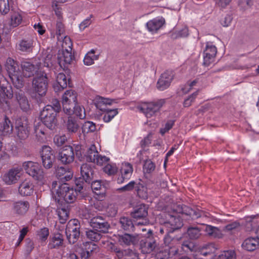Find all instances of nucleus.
<instances>
[{"instance_id":"nucleus-1","label":"nucleus","mask_w":259,"mask_h":259,"mask_svg":"<svg viewBox=\"0 0 259 259\" xmlns=\"http://www.w3.org/2000/svg\"><path fill=\"white\" fill-rule=\"evenodd\" d=\"M80 178L76 180L75 184L77 189H74L73 188L70 187L66 184H64L60 186L57 189L56 192V196H55L56 200L58 203L65 201L68 203H72L74 202L78 195V194L83 188V182L80 183Z\"/></svg>"},{"instance_id":"nucleus-2","label":"nucleus","mask_w":259,"mask_h":259,"mask_svg":"<svg viewBox=\"0 0 259 259\" xmlns=\"http://www.w3.org/2000/svg\"><path fill=\"white\" fill-rule=\"evenodd\" d=\"M6 69L14 86L20 89L24 86V80L19 69L18 62L9 57L5 64Z\"/></svg>"},{"instance_id":"nucleus-3","label":"nucleus","mask_w":259,"mask_h":259,"mask_svg":"<svg viewBox=\"0 0 259 259\" xmlns=\"http://www.w3.org/2000/svg\"><path fill=\"white\" fill-rule=\"evenodd\" d=\"M23 167L26 172L34 180L42 184L45 183V173L38 163L31 161H25L23 163Z\"/></svg>"},{"instance_id":"nucleus-4","label":"nucleus","mask_w":259,"mask_h":259,"mask_svg":"<svg viewBox=\"0 0 259 259\" xmlns=\"http://www.w3.org/2000/svg\"><path fill=\"white\" fill-rule=\"evenodd\" d=\"M77 94L72 90L65 91L62 96V104L64 112L68 115L72 114L73 108L77 103Z\"/></svg>"},{"instance_id":"nucleus-5","label":"nucleus","mask_w":259,"mask_h":259,"mask_svg":"<svg viewBox=\"0 0 259 259\" xmlns=\"http://www.w3.org/2000/svg\"><path fill=\"white\" fill-rule=\"evenodd\" d=\"M38 61L37 62L40 63L41 70L44 67H47L49 70L56 69L58 67L56 56L53 55L52 50L49 49L44 50L38 56Z\"/></svg>"},{"instance_id":"nucleus-6","label":"nucleus","mask_w":259,"mask_h":259,"mask_svg":"<svg viewBox=\"0 0 259 259\" xmlns=\"http://www.w3.org/2000/svg\"><path fill=\"white\" fill-rule=\"evenodd\" d=\"M57 114L54 109L47 105L40 111V118L45 126L50 129H53L57 123Z\"/></svg>"},{"instance_id":"nucleus-7","label":"nucleus","mask_w":259,"mask_h":259,"mask_svg":"<svg viewBox=\"0 0 259 259\" xmlns=\"http://www.w3.org/2000/svg\"><path fill=\"white\" fill-rule=\"evenodd\" d=\"M164 102L163 100H159L154 102H142L137 108L147 118H151L158 112Z\"/></svg>"},{"instance_id":"nucleus-8","label":"nucleus","mask_w":259,"mask_h":259,"mask_svg":"<svg viewBox=\"0 0 259 259\" xmlns=\"http://www.w3.org/2000/svg\"><path fill=\"white\" fill-rule=\"evenodd\" d=\"M48 85V79L47 73L43 71L38 73L32 81L33 90L40 96L46 95Z\"/></svg>"},{"instance_id":"nucleus-9","label":"nucleus","mask_w":259,"mask_h":259,"mask_svg":"<svg viewBox=\"0 0 259 259\" xmlns=\"http://www.w3.org/2000/svg\"><path fill=\"white\" fill-rule=\"evenodd\" d=\"M15 130L19 140L26 139L30 132L28 120L24 117L17 118L15 122Z\"/></svg>"},{"instance_id":"nucleus-10","label":"nucleus","mask_w":259,"mask_h":259,"mask_svg":"<svg viewBox=\"0 0 259 259\" xmlns=\"http://www.w3.org/2000/svg\"><path fill=\"white\" fill-rule=\"evenodd\" d=\"M40 63H37L36 61L33 63L28 61H23L21 64V74L25 77H30L35 74L37 75L38 73H41L44 71L40 70Z\"/></svg>"},{"instance_id":"nucleus-11","label":"nucleus","mask_w":259,"mask_h":259,"mask_svg":"<svg viewBox=\"0 0 259 259\" xmlns=\"http://www.w3.org/2000/svg\"><path fill=\"white\" fill-rule=\"evenodd\" d=\"M64 42L63 45V51L61 54H59L57 57V64L59 69H64L66 67V64H70L74 58L72 55V48L70 46L68 48Z\"/></svg>"},{"instance_id":"nucleus-12","label":"nucleus","mask_w":259,"mask_h":259,"mask_svg":"<svg viewBox=\"0 0 259 259\" xmlns=\"http://www.w3.org/2000/svg\"><path fill=\"white\" fill-rule=\"evenodd\" d=\"M40 155L44 167L46 169L52 168L55 161V156L51 148L48 146H44Z\"/></svg>"},{"instance_id":"nucleus-13","label":"nucleus","mask_w":259,"mask_h":259,"mask_svg":"<svg viewBox=\"0 0 259 259\" xmlns=\"http://www.w3.org/2000/svg\"><path fill=\"white\" fill-rule=\"evenodd\" d=\"M171 233L167 232V235L163 239L164 243L165 246V249L170 250L172 255H175L178 253V247L180 244V240L181 237H175L172 236Z\"/></svg>"},{"instance_id":"nucleus-14","label":"nucleus","mask_w":259,"mask_h":259,"mask_svg":"<svg viewBox=\"0 0 259 259\" xmlns=\"http://www.w3.org/2000/svg\"><path fill=\"white\" fill-rule=\"evenodd\" d=\"M174 76L175 73L172 70H167L162 73L157 82L158 90L164 91L167 89L170 86Z\"/></svg>"},{"instance_id":"nucleus-15","label":"nucleus","mask_w":259,"mask_h":259,"mask_svg":"<svg viewBox=\"0 0 259 259\" xmlns=\"http://www.w3.org/2000/svg\"><path fill=\"white\" fill-rule=\"evenodd\" d=\"M148 214V207L145 204H141L138 205L131 213L133 218L136 219H142L141 221H137L135 224L136 226L145 225L147 223V220L144 219Z\"/></svg>"},{"instance_id":"nucleus-16","label":"nucleus","mask_w":259,"mask_h":259,"mask_svg":"<svg viewBox=\"0 0 259 259\" xmlns=\"http://www.w3.org/2000/svg\"><path fill=\"white\" fill-rule=\"evenodd\" d=\"M13 97V91L11 86L6 78L0 75V102H6V99H11Z\"/></svg>"},{"instance_id":"nucleus-17","label":"nucleus","mask_w":259,"mask_h":259,"mask_svg":"<svg viewBox=\"0 0 259 259\" xmlns=\"http://www.w3.org/2000/svg\"><path fill=\"white\" fill-rule=\"evenodd\" d=\"M59 159L64 164L72 163L74 159V152L71 146H64L59 153Z\"/></svg>"},{"instance_id":"nucleus-18","label":"nucleus","mask_w":259,"mask_h":259,"mask_svg":"<svg viewBox=\"0 0 259 259\" xmlns=\"http://www.w3.org/2000/svg\"><path fill=\"white\" fill-rule=\"evenodd\" d=\"M217 53V47L212 42H207L203 53V63L205 66H209L213 62Z\"/></svg>"},{"instance_id":"nucleus-19","label":"nucleus","mask_w":259,"mask_h":259,"mask_svg":"<svg viewBox=\"0 0 259 259\" xmlns=\"http://www.w3.org/2000/svg\"><path fill=\"white\" fill-rule=\"evenodd\" d=\"M90 224L91 227L96 231L102 233L107 232L110 227L108 223L101 216H97L92 218Z\"/></svg>"},{"instance_id":"nucleus-20","label":"nucleus","mask_w":259,"mask_h":259,"mask_svg":"<svg viewBox=\"0 0 259 259\" xmlns=\"http://www.w3.org/2000/svg\"><path fill=\"white\" fill-rule=\"evenodd\" d=\"M22 175L20 167H14L10 169L3 177L4 181L8 185L15 184Z\"/></svg>"},{"instance_id":"nucleus-21","label":"nucleus","mask_w":259,"mask_h":259,"mask_svg":"<svg viewBox=\"0 0 259 259\" xmlns=\"http://www.w3.org/2000/svg\"><path fill=\"white\" fill-rule=\"evenodd\" d=\"M140 246L143 253H150L155 248L156 244L153 238L149 236L140 241Z\"/></svg>"},{"instance_id":"nucleus-22","label":"nucleus","mask_w":259,"mask_h":259,"mask_svg":"<svg viewBox=\"0 0 259 259\" xmlns=\"http://www.w3.org/2000/svg\"><path fill=\"white\" fill-rule=\"evenodd\" d=\"M71 82L70 78H67L63 73H59L56 77V83L54 85V89L56 92H58L67 86L71 87Z\"/></svg>"},{"instance_id":"nucleus-23","label":"nucleus","mask_w":259,"mask_h":259,"mask_svg":"<svg viewBox=\"0 0 259 259\" xmlns=\"http://www.w3.org/2000/svg\"><path fill=\"white\" fill-rule=\"evenodd\" d=\"M163 18H156L148 21L146 27L148 30L152 34L156 33L164 24Z\"/></svg>"},{"instance_id":"nucleus-24","label":"nucleus","mask_w":259,"mask_h":259,"mask_svg":"<svg viewBox=\"0 0 259 259\" xmlns=\"http://www.w3.org/2000/svg\"><path fill=\"white\" fill-rule=\"evenodd\" d=\"M80 173L82 179L87 183H90L93 179V168L90 164L83 163L80 167Z\"/></svg>"},{"instance_id":"nucleus-25","label":"nucleus","mask_w":259,"mask_h":259,"mask_svg":"<svg viewBox=\"0 0 259 259\" xmlns=\"http://www.w3.org/2000/svg\"><path fill=\"white\" fill-rule=\"evenodd\" d=\"M133 172V168L131 164L128 162L122 163L120 169L121 177L118 179V183H122L124 180H129Z\"/></svg>"},{"instance_id":"nucleus-26","label":"nucleus","mask_w":259,"mask_h":259,"mask_svg":"<svg viewBox=\"0 0 259 259\" xmlns=\"http://www.w3.org/2000/svg\"><path fill=\"white\" fill-rule=\"evenodd\" d=\"M182 226L183 222L181 219L172 215L170 216L168 222H165V226H167L169 228L167 229L168 233H172L175 230L181 228Z\"/></svg>"},{"instance_id":"nucleus-27","label":"nucleus","mask_w":259,"mask_h":259,"mask_svg":"<svg viewBox=\"0 0 259 259\" xmlns=\"http://www.w3.org/2000/svg\"><path fill=\"white\" fill-rule=\"evenodd\" d=\"M118 243L122 246H128L131 244H135L139 241L137 236H132L130 234L125 233L123 235H119L117 237Z\"/></svg>"},{"instance_id":"nucleus-28","label":"nucleus","mask_w":259,"mask_h":259,"mask_svg":"<svg viewBox=\"0 0 259 259\" xmlns=\"http://www.w3.org/2000/svg\"><path fill=\"white\" fill-rule=\"evenodd\" d=\"M259 246V239L257 237H248L242 244V247L248 251H253Z\"/></svg>"},{"instance_id":"nucleus-29","label":"nucleus","mask_w":259,"mask_h":259,"mask_svg":"<svg viewBox=\"0 0 259 259\" xmlns=\"http://www.w3.org/2000/svg\"><path fill=\"white\" fill-rule=\"evenodd\" d=\"M34 186L30 181L25 180L20 185L19 192L22 196H29L33 193Z\"/></svg>"},{"instance_id":"nucleus-30","label":"nucleus","mask_w":259,"mask_h":259,"mask_svg":"<svg viewBox=\"0 0 259 259\" xmlns=\"http://www.w3.org/2000/svg\"><path fill=\"white\" fill-rule=\"evenodd\" d=\"M13 130V126L11 120L6 116L4 121L0 123V136L10 135L12 133Z\"/></svg>"},{"instance_id":"nucleus-31","label":"nucleus","mask_w":259,"mask_h":259,"mask_svg":"<svg viewBox=\"0 0 259 259\" xmlns=\"http://www.w3.org/2000/svg\"><path fill=\"white\" fill-rule=\"evenodd\" d=\"M204 231L209 237L213 238H222L224 235L222 231L218 227L209 225H204Z\"/></svg>"},{"instance_id":"nucleus-32","label":"nucleus","mask_w":259,"mask_h":259,"mask_svg":"<svg viewBox=\"0 0 259 259\" xmlns=\"http://www.w3.org/2000/svg\"><path fill=\"white\" fill-rule=\"evenodd\" d=\"M33 42L32 39H22L17 45L18 49L23 52H31L33 48Z\"/></svg>"},{"instance_id":"nucleus-33","label":"nucleus","mask_w":259,"mask_h":259,"mask_svg":"<svg viewBox=\"0 0 259 259\" xmlns=\"http://www.w3.org/2000/svg\"><path fill=\"white\" fill-rule=\"evenodd\" d=\"M63 243V236L60 233L55 234L49 239L48 247L50 249L58 248Z\"/></svg>"},{"instance_id":"nucleus-34","label":"nucleus","mask_w":259,"mask_h":259,"mask_svg":"<svg viewBox=\"0 0 259 259\" xmlns=\"http://www.w3.org/2000/svg\"><path fill=\"white\" fill-rule=\"evenodd\" d=\"M198 253L208 258H196V259H212L214 256V248L211 244L207 245L199 249Z\"/></svg>"},{"instance_id":"nucleus-35","label":"nucleus","mask_w":259,"mask_h":259,"mask_svg":"<svg viewBox=\"0 0 259 259\" xmlns=\"http://www.w3.org/2000/svg\"><path fill=\"white\" fill-rule=\"evenodd\" d=\"M98 152L95 145H92L84 155L83 158L88 162H93L98 156Z\"/></svg>"},{"instance_id":"nucleus-36","label":"nucleus","mask_w":259,"mask_h":259,"mask_svg":"<svg viewBox=\"0 0 259 259\" xmlns=\"http://www.w3.org/2000/svg\"><path fill=\"white\" fill-rule=\"evenodd\" d=\"M114 101V100H111L109 98H105L102 97H99L97 99L96 106L100 110L103 111L107 110V105H111Z\"/></svg>"},{"instance_id":"nucleus-37","label":"nucleus","mask_w":259,"mask_h":259,"mask_svg":"<svg viewBox=\"0 0 259 259\" xmlns=\"http://www.w3.org/2000/svg\"><path fill=\"white\" fill-rule=\"evenodd\" d=\"M16 98L22 110L27 112L30 109V104L23 94L18 93L16 95Z\"/></svg>"},{"instance_id":"nucleus-38","label":"nucleus","mask_w":259,"mask_h":259,"mask_svg":"<svg viewBox=\"0 0 259 259\" xmlns=\"http://www.w3.org/2000/svg\"><path fill=\"white\" fill-rule=\"evenodd\" d=\"M43 122H38L34 124V130L35 136L40 142L44 141L45 136V127Z\"/></svg>"},{"instance_id":"nucleus-39","label":"nucleus","mask_w":259,"mask_h":259,"mask_svg":"<svg viewBox=\"0 0 259 259\" xmlns=\"http://www.w3.org/2000/svg\"><path fill=\"white\" fill-rule=\"evenodd\" d=\"M29 204L27 201H18L14 204V209L18 214H24L28 210Z\"/></svg>"},{"instance_id":"nucleus-40","label":"nucleus","mask_w":259,"mask_h":259,"mask_svg":"<svg viewBox=\"0 0 259 259\" xmlns=\"http://www.w3.org/2000/svg\"><path fill=\"white\" fill-rule=\"evenodd\" d=\"M66 127L68 133H75L79 130V125L74 118L69 116L67 121Z\"/></svg>"},{"instance_id":"nucleus-41","label":"nucleus","mask_w":259,"mask_h":259,"mask_svg":"<svg viewBox=\"0 0 259 259\" xmlns=\"http://www.w3.org/2000/svg\"><path fill=\"white\" fill-rule=\"evenodd\" d=\"M80 224L79 221L76 219L70 220L66 228V234L73 233L75 232H80Z\"/></svg>"},{"instance_id":"nucleus-42","label":"nucleus","mask_w":259,"mask_h":259,"mask_svg":"<svg viewBox=\"0 0 259 259\" xmlns=\"http://www.w3.org/2000/svg\"><path fill=\"white\" fill-rule=\"evenodd\" d=\"M22 20L23 17L20 13L18 12L11 13L10 25L13 28L16 27L22 23Z\"/></svg>"},{"instance_id":"nucleus-43","label":"nucleus","mask_w":259,"mask_h":259,"mask_svg":"<svg viewBox=\"0 0 259 259\" xmlns=\"http://www.w3.org/2000/svg\"><path fill=\"white\" fill-rule=\"evenodd\" d=\"M98 59L99 54H96L95 50L92 49L85 55L83 62L85 65L89 66L94 64V61Z\"/></svg>"},{"instance_id":"nucleus-44","label":"nucleus","mask_w":259,"mask_h":259,"mask_svg":"<svg viewBox=\"0 0 259 259\" xmlns=\"http://www.w3.org/2000/svg\"><path fill=\"white\" fill-rule=\"evenodd\" d=\"M103 112H104L103 120L105 122L108 123L118 114V109L117 108L110 109L107 108V110H104Z\"/></svg>"},{"instance_id":"nucleus-45","label":"nucleus","mask_w":259,"mask_h":259,"mask_svg":"<svg viewBox=\"0 0 259 259\" xmlns=\"http://www.w3.org/2000/svg\"><path fill=\"white\" fill-rule=\"evenodd\" d=\"M120 224L121 227L126 231H134L135 226L132 220L127 217H122L120 219Z\"/></svg>"},{"instance_id":"nucleus-46","label":"nucleus","mask_w":259,"mask_h":259,"mask_svg":"<svg viewBox=\"0 0 259 259\" xmlns=\"http://www.w3.org/2000/svg\"><path fill=\"white\" fill-rule=\"evenodd\" d=\"M91 188L97 195H103L105 193V187L101 184L100 181H92Z\"/></svg>"},{"instance_id":"nucleus-47","label":"nucleus","mask_w":259,"mask_h":259,"mask_svg":"<svg viewBox=\"0 0 259 259\" xmlns=\"http://www.w3.org/2000/svg\"><path fill=\"white\" fill-rule=\"evenodd\" d=\"M187 214L191 215L193 219H197L200 218H210V214L209 213L201 210H193L190 209L189 213Z\"/></svg>"},{"instance_id":"nucleus-48","label":"nucleus","mask_w":259,"mask_h":259,"mask_svg":"<svg viewBox=\"0 0 259 259\" xmlns=\"http://www.w3.org/2000/svg\"><path fill=\"white\" fill-rule=\"evenodd\" d=\"M57 212L60 223L62 224L65 223L69 217L68 210L64 207H60L57 208Z\"/></svg>"},{"instance_id":"nucleus-49","label":"nucleus","mask_w":259,"mask_h":259,"mask_svg":"<svg viewBox=\"0 0 259 259\" xmlns=\"http://www.w3.org/2000/svg\"><path fill=\"white\" fill-rule=\"evenodd\" d=\"M82 132L85 134L89 133H92L96 131V124L92 121H86L82 126Z\"/></svg>"},{"instance_id":"nucleus-50","label":"nucleus","mask_w":259,"mask_h":259,"mask_svg":"<svg viewBox=\"0 0 259 259\" xmlns=\"http://www.w3.org/2000/svg\"><path fill=\"white\" fill-rule=\"evenodd\" d=\"M201 230L198 227H190L188 229L187 233L191 239H196L198 238L200 235Z\"/></svg>"},{"instance_id":"nucleus-51","label":"nucleus","mask_w":259,"mask_h":259,"mask_svg":"<svg viewBox=\"0 0 259 259\" xmlns=\"http://www.w3.org/2000/svg\"><path fill=\"white\" fill-rule=\"evenodd\" d=\"M49 230L48 228L44 227L36 231V235L41 241H46L49 235Z\"/></svg>"},{"instance_id":"nucleus-52","label":"nucleus","mask_w":259,"mask_h":259,"mask_svg":"<svg viewBox=\"0 0 259 259\" xmlns=\"http://www.w3.org/2000/svg\"><path fill=\"white\" fill-rule=\"evenodd\" d=\"M73 111L72 114H75L79 119H82L85 117V112L83 107H81L76 104L73 108Z\"/></svg>"},{"instance_id":"nucleus-53","label":"nucleus","mask_w":259,"mask_h":259,"mask_svg":"<svg viewBox=\"0 0 259 259\" xmlns=\"http://www.w3.org/2000/svg\"><path fill=\"white\" fill-rule=\"evenodd\" d=\"M155 164L150 159L145 160L143 165V171L145 173L151 174L154 171Z\"/></svg>"},{"instance_id":"nucleus-54","label":"nucleus","mask_w":259,"mask_h":259,"mask_svg":"<svg viewBox=\"0 0 259 259\" xmlns=\"http://www.w3.org/2000/svg\"><path fill=\"white\" fill-rule=\"evenodd\" d=\"M87 238L93 241H98L101 238V235L98 231L92 230L86 232Z\"/></svg>"},{"instance_id":"nucleus-55","label":"nucleus","mask_w":259,"mask_h":259,"mask_svg":"<svg viewBox=\"0 0 259 259\" xmlns=\"http://www.w3.org/2000/svg\"><path fill=\"white\" fill-rule=\"evenodd\" d=\"M104 171L109 175H115L118 170V168L115 164L109 163V162L104 167Z\"/></svg>"},{"instance_id":"nucleus-56","label":"nucleus","mask_w":259,"mask_h":259,"mask_svg":"<svg viewBox=\"0 0 259 259\" xmlns=\"http://www.w3.org/2000/svg\"><path fill=\"white\" fill-rule=\"evenodd\" d=\"M109 161V158L104 155H100L98 153L94 163L100 166H105Z\"/></svg>"},{"instance_id":"nucleus-57","label":"nucleus","mask_w":259,"mask_h":259,"mask_svg":"<svg viewBox=\"0 0 259 259\" xmlns=\"http://www.w3.org/2000/svg\"><path fill=\"white\" fill-rule=\"evenodd\" d=\"M10 11L9 0H0V12L3 15L7 14Z\"/></svg>"},{"instance_id":"nucleus-58","label":"nucleus","mask_w":259,"mask_h":259,"mask_svg":"<svg viewBox=\"0 0 259 259\" xmlns=\"http://www.w3.org/2000/svg\"><path fill=\"white\" fill-rule=\"evenodd\" d=\"M218 259H236V254L234 250L225 251L219 256Z\"/></svg>"},{"instance_id":"nucleus-59","label":"nucleus","mask_w":259,"mask_h":259,"mask_svg":"<svg viewBox=\"0 0 259 259\" xmlns=\"http://www.w3.org/2000/svg\"><path fill=\"white\" fill-rule=\"evenodd\" d=\"M172 256L170 250L164 249V250H161L156 254L155 259H167Z\"/></svg>"},{"instance_id":"nucleus-60","label":"nucleus","mask_w":259,"mask_h":259,"mask_svg":"<svg viewBox=\"0 0 259 259\" xmlns=\"http://www.w3.org/2000/svg\"><path fill=\"white\" fill-rule=\"evenodd\" d=\"M198 94V91H197L186 99L183 103L184 106L185 107H188L190 106L192 103L195 101Z\"/></svg>"},{"instance_id":"nucleus-61","label":"nucleus","mask_w":259,"mask_h":259,"mask_svg":"<svg viewBox=\"0 0 259 259\" xmlns=\"http://www.w3.org/2000/svg\"><path fill=\"white\" fill-rule=\"evenodd\" d=\"M175 122L174 120H168L165 124L164 127L160 128V133L162 135H164L166 133L168 132L173 127Z\"/></svg>"},{"instance_id":"nucleus-62","label":"nucleus","mask_w":259,"mask_h":259,"mask_svg":"<svg viewBox=\"0 0 259 259\" xmlns=\"http://www.w3.org/2000/svg\"><path fill=\"white\" fill-rule=\"evenodd\" d=\"M67 238L70 244H74L79 238L80 232L66 234Z\"/></svg>"},{"instance_id":"nucleus-63","label":"nucleus","mask_w":259,"mask_h":259,"mask_svg":"<svg viewBox=\"0 0 259 259\" xmlns=\"http://www.w3.org/2000/svg\"><path fill=\"white\" fill-rule=\"evenodd\" d=\"M152 133H149L147 136L141 141L140 145L142 148H145L150 145L152 141Z\"/></svg>"},{"instance_id":"nucleus-64","label":"nucleus","mask_w":259,"mask_h":259,"mask_svg":"<svg viewBox=\"0 0 259 259\" xmlns=\"http://www.w3.org/2000/svg\"><path fill=\"white\" fill-rule=\"evenodd\" d=\"M67 141L66 136H56L54 138V141L57 146H61Z\"/></svg>"}]
</instances>
